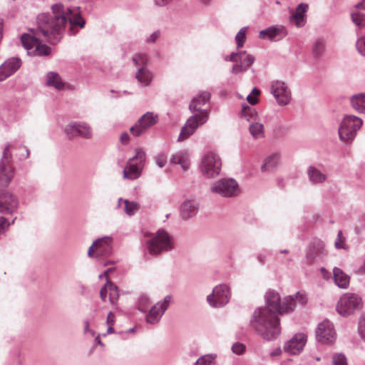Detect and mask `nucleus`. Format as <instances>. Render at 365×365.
Here are the masks:
<instances>
[{
    "label": "nucleus",
    "instance_id": "nucleus-62",
    "mask_svg": "<svg viewBox=\"0 0 365 365\" xmlns=\"http://www.w3.org/2000/svg\"><path fill=\"white\" fill-rule=\"evenodd\" d=\"M91 332L92 335H94V332L89 329V322L86 321L84 323V333Z\"/></svg>",
    "mask_w": 365,
    "mask_h": 365
},
{
    "label": "nucleus",
    "instance_id": "nucleus-23",
    "mask_svg": "<svg viewBox=\"0 0 365 365\" xmlns=\"http://www.w3.org/2000/svg\"><path fill=\"white\" fill-rule=\"evenodd\" d=\"M287 34V31L284 26H272L262 30L259 34V38L262 39L268 38L272 41H279L285 37Z\"/></svg>",
    "mask_w": 365,
    "mask_h": 365
},
{
    "label": "nucleus",
    "instance_id": "nucleus-48",
    "mask_svg": "<svg viewBox=\"0 0 365 365\" xmlns=\"http://www.w3.org/2000/svg\"><path fill=\"white\" fill-rule=\"evenodd\" d=\"M245 346L241 343H235L232 346V350L234 353L240 354L244 352Z\"/></svg>",
    "mask_w": 365,
    "mask_h": 365
},
{
    "label": "nucleus",
    "instance_id": "nucleus-1",
    "mask_svg": "<svg viewBox=\"0 0 365 365\" xmlns=\"http://www.w3.org/2000/svg\"><path fill=\"white\" fill-rule=\"evenodd\" d=\"M52 13H42L36 19L37 29H31L29 34L21 36V41L29 54L34 56H46L50 53V47L42 43L41 36L46 38L51 44H56L63 37L65 27L68 24V34L71 36L78 32L76 26L83 28L85 21L78 11L68 8L64 9L61 3L53 4ZM79 7L77 8V10Z\"/></svg>",
    "mask_w": 365,
    "mask_h": 365
},
{
    "label": "nucleus",
    "instance_id": "nucleus-63",
    "mask_svg": "<svg viewBox=\"0 0 365 365\" xmlns=\"http://www.w3.org/2000/svg\"><path fill=\"white\" fill-rule=\"evenodd\" d=\"M356 8L361 9L365 10V0H362L361 2L356 5Z\"/></svg>",
    "mask_w": 365,
    "mask_h": 365
},
{
    "label": "nucleus",
    "instance_id": "nucleus-30",
    "mask_svg": "<svg viewBox=\"0 0 365 365\" xmlns=\"http://www.w3.org/2000/svg\"><path fill=\"white\" fill-rule=\"evenodd\" d=\"M46 85L53 86L57 90H63L65 86V83L62 81L58 73L53 71L47 73Z\"/></svg>",
    "mask_w": 365,
    "mask_h": 365
},
{
    "label": "nucleus",
    "instance_id": "nucleus-7",
    "mask_svg": "<svg viewBox=\"0 0 365 365\" xmlns=\"http://www.w3.org/2000/svg\"><path fill=\"white\" fill-rule=\"evenodd\" d=\"M222 162L220 157L212 153L209 152L205 154L200 165V170L202 175L207 178H214L220 173Z\"/></svg>",
    "mask_w": 365,
    "mask_h": 365
},
{
    "label": "nucleus",
    "instance_id": "nucleus-32",
    "mask_svg": "<svg viewBox=\"0 0 365 365\" xmlns=\"http://www.w3.org/2000/svg\"><path fill=\"white\" fill-rule=\"evenodd\" d=\"M307 175L312 184L322 183L327 180V175L314 166H309Z\"/></svg>",
    "mask_w": 365,
    "mask_h": 365
},
{
    "label": "nucleus",
    "instance_id": "nucleus-2",
    "mask_svg": "<svg viewBox=\"0 0 365 365\" xmlns=\"http://www.w3.org/2000/svg\"><path fill=\"white\" fill-rule=\"evenodd\" d=\"M307 300L304 292H297L294 295H289L281 302L279 294L274 290H269L265 294L266 306L257 309L251 319L252 327L264 339L272 340L281 333L278 314H289L294 311L297 303L305 304Z\"/></svg>",
    "mask_w": 365,
    "mask_h": 365
},
{
    "label": "nucleus",
    "instance_id": "nucleus-24",
    "mask_svg": "<svg viewBox=\"0 0 365 365\" xmlns=\"http://www.w3.org/2000/svg\"><path fill=\"white\" fill-rule=\"evenodd\" d=\"M327 255V251L325 250L324 244L322 241H318L314 245L312 250L307 254V259L310 263L316 261H322Z\"/></svg>",
    "mask_w": 365,
    "mask_h": 365
},
{
    "label": "nucleus",
    "instance_id": "nucleus-53",
    "mask_svg": "<svg viewBox=\"0 0 365 365\" xmlns=\"http://www.w3.org/2000/svg\"><path fill=\"white\" fill-rule=\"evenodd\" d=\"M115 323V315L110 312L107 316L106 324L110 326H113Z\"/></svg>",
    "mask_w": 365,
    "mask_h": 365
},
{
    "label": "nucleus",
    "instance_id": "nucleus-21",
    "mask_svg": "<svg viewBox=\"0 0 365 365\" xmlns=\"http://www.w3.org/2000/svg\"><path fill=\"white\" fill-rule=\"evenodd\" d=\"M113 239L111 237L106 236L97 239L93 242L96 247V257H108L112 254Z\"/></svg>",
    "mask_w": 365,
    "mask_h": 365
},
{
    "label": "nucleus",
    "instance_id": "nucleus-51",
    "mask_svg": "<svg viewBox=\"0 0 365 365\" xmlns=\"http://www.w3.org/2000/svg\"><path fill=\"white\" fill-rule=\"evenodd\" d=\"M7 225V220L4 217H0V227H1V233L4 232L6 230Z\"/></svg>",
    "mask_w": 365,
    "mask_h": 365
},
{
    "label": "nucleus",
    "instance_id": "nucleus-40",
    "mask_svg": "<svg viewBox=\"0 0 365 365\" xmlns=\"http://www.w3.org/2000/svg\"><path fill=\"white\" fill-rule=\"evenodd\" d=\"M216 358L215 354H210L200 356L194 365H212Z\"/></svg>",
    "mask_w": 365,
    "mask_h": 365
},
{
    "label": "nucleus",
    "instance_id": "nucleus-50",
    "mask_svg": "<svg viewBox=\"0 0 365 365\" xmlns=\"http://www.w3.org/2000/svg\"><path fill=\"white\" fill-rule=\"evenodd\" d=\"M160 36V31H154L152 34H150L147 38H146V42L148 43H154L156 41V40L159 38Z\"/></svg>",
    "mask_w": 365,
    "mask_h": 365
},
{
    "label": "nucleus",
    "instance_id": "nucleus-34",
    "mask_svg": "<svg viewBox=\"0 0 365 365\" xmlns=\"http://www.w3.org/2000/svg\"><path fill=\"white\" fill-rule=\"evenodd\" d=\"M132 61L138 68L148 67L150 58L145 53H138L132 57Z\"/></svg>",
    "mask_w": 365,
    "mask_h": 365
},
{
    "label": "nucleus",
    "instance_id": "nucleus-43",
    "mask_svg": "<svg viewBox=\"0 0 365 365\" xmlns=\"http://www.w3.org/2000/svg\"><path fill=\"white\" fill-rule=\"evenodd\" d=\"M154 160L155 164L159 168H162L167 163V155L163 153H158L154 157Z\"/></svg>",
    "mask_w": 365,
    "mask_h": 365
},
{
    "label": "nucleus",
    "instance_id": "nucleus-39",
    "mask_svg": "<svg viewBox=\"0 0 365 365\" xmlns=\"http://www.w3.org/2000/svg\"><path fill=\"white\" fill-rule=\"evenodd\" d=\"M242 114L247 118V120L250 122L255 121L257 115L256 110L249 106H242Z\"/></svg>",
    "mask_w": 365,
    "mask_h": 365
},
{
    "label": "nucleus",
    "instance_id": "nucleus-5",
    "mask_svg": "<svg viewBox=\"0 0 365 365\" xmlns=\"http://www.w3.org/2000/svg\"><path fill=\"white\" fill-rule=\"evenodd\" d=\"M135 152V155L128 159L123 169V176L124 179L133 180L141 175L142 170L145 165L146 154L140 148H137Z\"/></svg>",
    "mask_w": 365,
    "mask_h": 365
},
{
    "label": "nucleus",
    "instance_id": "nucleus-47",
    "mask_svg": "<svg viewBox=\"0 0 365 365\" xmlns=\"http://www.w3.org/2000/svg\"><path fill=\"white\" fill-rule=\"evenodd\" d=\"M358 331L361 339L365 341V317L359 322Z\"/></svg>",
    "mask_w": 365,
    "mask_h": 365
},
{
    "label": "nucleus",
    "instance_id": "nucleus-11",
    "mask_svg": "<svg viewBox=\"0 0 365 365\" xmlns=\"http://www.w3.org/2000/svg\"><path fill=\"white\" fill-rule=\"evenodd\" d=\"M210 99V93L207 91H203L195 97L189 105L190 110L200 116V123H205L210 115L208 108H202Z\"/></svg>",
    "mask_w": 365,
    "mask_h": 365
},
{
    "label": "nucleus",
    "instance_id": "nucleus-9",
    "mask_svg": "<svg viewBox=\"0 0 365 365\" xmlns=\"http://www.w3.org/2000/svg\"><path fill=\"white\" fill-rule=\"evenodd\" d=\"M11 145L8 144L4 149L1 159L0 160V186L7 187L11 182L14 173L10 163L12 155L10 151Z\"/></svg>",
    "mask_w": 365,
    "mask_h": 365
},
{
    "label": "nucleus",
    "instance_id": "nucleus-10",
    "mask_svg": "<svg viewBox=\"0 0 365 365\" xmlns=\"http://www.w3.org/2000/svg\"><path fill=\"white\" fill-rule=\"evenodd\" d=\"M210 191L225 197H231L240 193L237 181L232 178H222L211 186Z\"/></svg>",
    "mask_w": 365,
    "mask_h": 365
},
{
    "label": "nucleus",
    "instance_id": "nucleus-61",
    "mask_svg": "<svg viewBox=\"0 0 365 365\" xmlns=\"http://www.w3.org/2000/svg\"><path fill=\"white\" fill-rule=\"evenodd\" d=\"M257 260L258 262L262 264H264L265 263V261H266V257L265 255H262V254H259L257 257Z\"/></svg>",
    "mask_w": 365,
    "mask_h": 365
},
{
    "label": "nucleus",
    "instance_id": "nucleus-59",
    "mask_svg": "<svg viewBox=\"0 0 365 365\" xmlns=\"http://www.w3.org/2000/svg\"><path fill=\"white\" fill-rule=\"evenodd\" d=\"M88 256L89 257H93L96 256V247L95 246H93V244L91 246L88 248Z\"/></svg>",
    "mask_w": 365,
    "mask_h": 365
},
{
    "label": "nucleus",
    "instance_id": "nucleus-28",
    "mask_svg": "<svg viewBox=\"0 0 365 365\" xmlns=\"http://www.w3.org/2000/svg\"><path fill=\"white\" fill-rule=\"evenodd\" d=\"M333 274L334 281L339 288L346 289L348 287L350 281V277L348 274L339 267L333 269Z\"/></svg>",
    "mask_w": 365,
    "mask_h": 365
},
{
    "label": "nucleus",
    "instance_id": "nucleus-54",
    "mask_svg": "<svg viewBox=\"0 0 365 365\" xmlns=\"http://www.w3.org/2000/svg\"><path fill=\"white\" fill-rule=\"evenodd\" d=\"M108 294V293L106 284H105L103 286V287H102V289L100 291V297H101V299H102V301H103V302L106 301V297H107Z\"/></svg>",
    "mask_w": 365,
    "mask_h": 365
},
{
    "label": "nucleus",
    "instance_id": "nucleus-27",
    "mask_svg": "<svg viewBox=\"0 0 365 365\" xmlns=\"http://www.w3.org/2000/svg\"><path fill=\"white\" fill-rule=\"evenodd\" d=\"M170 163L180 165L184 171L187 170L190 165L187 153L186 151H178L173 154L170 158Z\"/></svg>",
    "mask_w": 365,
    "mask_h": 365
},
{
    "label": "nucleus",
    "instance_id": "nucleus-12",
    "mask_svg": "<svg viewBox=\"0 0 365 365\" xmlns=\"http://www.w3.org/2000/svg\"><path fill=\"white\" fill-rule=\"evenodd\" d=\"M159 120L158 114L147 112L143 115L134 125L130 127V132L135 137L145 133L150 128L157 124Z\"/></svg>",
    "mask_w": 365,
    "mask_h": 365
},
{
    "label": "nucleus",
    "instance_id": "nucleus-19",
    "mask_svg": "<svg viewBox=\"0 0 365 365\" xmlns=\"http://www.w3.org/2000/svg\"><path fill=\"white\" fill-rule=\"evenodd\" d=\"M307 342V336L304 334H296L292 339L287 341L284 345V351L289 354L300 353Z\"/></svg>",
    "mask_w": 365,
    "mask_h": 365
},
{
    "label": "nucleus",
    "instance_id": "nucleus-37",
    "mask_svg": "<svg viewBox=\"0 0 365 365\" xmlns=\"http://www.w3.org/2000/svg\"><path fill=\"white\" fill-rule=\"evenodd\" d=\"M326 48L325 41L322 39L316 40L312 46V54L315 58H319L324 53Z\"/></svg>",
    "mask_w": 365,
    "mask_h": 365
},
{
    "label": "nucleus",
    "instance_id": "nucleus-42",
    "mask_svg": "<svg viewBox=\"0 0 365 365\" xmlns=\"http://www.w3.org/2000/svg\"><path fill=\"white\" fill-rule=\"evenodd\" d=\"M246 34V28H242L235 36V41L237 43V48L242 47Z\"/></svg>",
    "mask_w": 365,
    "mask_h": 365
},
{
    "label": "nucleus",
    "instance_id": "nucleus-17",
    "mask_svg": "<svg viewBox=\"0 0 365 365\" xmlns=\"http://www.w3.org/2000/svg\"><path fill=\"white\" fill-rule=\"evenodd\" d=\"M19 206L17 197L6 190L0 189V212L9 215L14 213Z\"/></svg>",
    "mask_w": 365,
    "mask_h": 365
},
{
    "label": "nucleus",
    "instance_id": "nucleus-29",
    "mask_svg": "<svg viewBox=\"0 0 365 365\" xmlns=\"http://www.w3.org/2000/svg\"><path fill=\"white\" fill-rule=\"evenodd\" d=\"M279 160V155L274 153L267 156L261 166V170L265 173L273 171L277 166Z\"/></svg>",
    "mask_w": 365,
    "mask_h": 365
},
{
    "label": "nucleus",
    "instance_id": "nucleus-56",
    "mask_svg": "<svg viewBox=\"0 0 365 365\" xmlns=\"http://www.w3.org/2000/svg\"><path fill=\"white\" fill-rule=\"evenodd\" d=\"M173 0H154V2L158 6H165L170 4Z\"/></svg>",
    "mask_w": 365,
    "mask_h": 365
},
{
    "label": "nucleus",
    "instance_id": "nucleus-52",
    "mask_svg": "<svg viewBox=\"0 0 365 365\" xmlns=\"http://www.w3.org/2000/svg\"><path fill=\"white\" fill-rule=\"evenodd\" d=\"M355 273L357 274H365V259L361 263L359 267L355 270Z\"/></svg>",
    "mask_w": 365,
    "mask_h": 365
},
{
    "label": "nucleus",
    "instance_id": "nucleus-22",
    "mask_svg": "<svg viewBox=\"0 0 365 365\" xmlns=\"http://www.w3.org/2000/svg\"><path fill=\"white\" fill-rule=\"evenodd\" d=\"M203 124L200 123V116L194 113L187 120L185 125L182 128L178 141H183L189 138L195 133L200 125Z\"/></svg>",
    "mask_w": 365,
    "mask_h": 365
},
{
    "label": "nucleus",
    "instance_id": "nucleus-58",
    "mask_svg": "<svg viewBox=\"0 0 365 365\" xmlns=\"http://www.w3.org/2000/svg\"><path fill=\"white\" fill-rule=\"evenodd\" d=\"M282 349L279 346H278L270 352V356H278L282 354Z\"/></svg>",
    "mask_w": 365,
    "mask_h": 365
},
{
    "label": "nucleus",
    "instance_id": "nucleus-35",
    "mask_svg": "<svg viewBox=\"0 0 365 365\" xmlns=\"http://www.w3.org/2000/svg\"><path fill=\"white\" fill-rule=\"evenodd\" d=\"M249 130L255 139H260L264 136V125L259 122H251L249 126Z\"/></svg>",
    "mask_w": 365,
    "mask_h": 365
},
{
    "label": "nucleus",
    "instance_id": "nucleus-13",
    "mask_svg": "<svg viewBox=\"0 0 365 365\" xmlns=\"http://www.w3.org/2000/svg\"><path fill=\"white\" fill-rule=\"evenodd\" d=\"M230 291L225 284H219L216 286L212 293L207 297V301L209 304L213 307H220L225 305L230 300Z\"/></svg>",
    "mask_w": 365,
    "mask_h": 365
},
{
    "label": "nucleus",
    "instance_id": "nucleus-15",
    "mask_svg": "<svg viewBox=\"0 0 365 365\" xmlns=\"http://www.w3.org/2000/svg\"><path fill=\"white\" fill-rule=\"evenodd\" d=\"M270 92L279 106H287L291 100V91L287 84L282 81H274L271 83Z\"/></svg>",
    "mask_w": 365,
    "mask_h": 365
},
{
    "label": "nucleus",
    "instance_id": "nucleus-14",
    "mask_svg": "<svg viewBox=\"0 0 365 365\" xmlns=\"http://www.w3.org/2000/svg\"><path fill=\"white\" fill-rule=\"evenodd\" d=\"M171 299V295H167L162 301H160L154 304L145 317L146 322L150 324H158L163 314L169 307Z\"/></svg>",
    "mask_w": 365,
    "mask_h": 365
},
{
    "label": "nucleus",
    "instance_id": "nucleus-44",
    "mask_svg": "<svg viewBox=\"0 0 365 365\" xmlns=\"http://www.w3.org/2000/svg\"><path fill=\"white\" fill-rule=\"evenodd\" d=\"M364 14L360 12L352 13L351 14V19L353 22L358 26H362L363 21L364 20Z\"/></svg>",
    "mask_w": 365,
    "mask_h": 365
},
{
    "label": "nucleus",
    "instance_id": "nucleus-3",
    "mask_svg": "<svg viewBox=\"0 0 365 365\" xmlns=\"http://www.w3.org/2000/svg\"><path fill=\"white\" fill-rule=\"evenodd\" d=\"M145 248L148 254L157 257L163 252L173 250L174 240L168 232L160 229L150 240L145 242Z\"/></svg>",
    "mask_w": 365,
    "mask_h": 365
},
{
    "label": "nucleus",
    "instance_id": "nucleus-64",
    "mask_svg": "<svg viewBox=\"0 0 365 365\" xmlns=\"http://www.w3.org/2000/svg\"><path fill=\"white\" fill-rule=\"evenodd\" d=\"M260 91L259 89H257V88H254L252 91V93H253L256 97L257 96H258L259 94Z\"/></svg>",
    "mask_w": 365,
    "mask_h": 365
},
{
    "label": "nucleus",
    "instance_id": "nucleus-49",
    "mask_svg": "<svg viewBox=\"0 0 365 365\" xmlns=\"http://www.w3.org/2000/svg\"><path fill=\"white\" fill-rule=\"evenodd\" d=\"M139 300H140V306H142V305L147 306V305H149L150 303L149 298L146 296H141L140 297ZM138 309L142 312H145V309H142L140 307H139Z\"/></svg>",
    "mask_w": 365,
    "mask_h": 365
},
{
    "label": "nucleus",
    "instance_id": "nucleus-33",
    "mask_svg": "<svg viewBox=\"0 0 365 365\" xmlns=\"http://www.w3.org/2000/svg\"><path fill=\"white\" fill-rule=\"evenodd\" d=\"M352 108L359 113H365V93L352 96L350 98Z\"/></svg>",
    "mask_w": 365,
    "mask_h": 365
},
{
    "label": "nucleus",
    "instance_id": "nucleus-57",
    "mask_svg": "<svg viewBox=\"0 0 365 365\" xmlns=\"http://www.w3.org/2000/svg\"><path fill=\"white\" fill-rule=\"evenodd\" d=\"M247 100L251 105H255L258 102L257 98L255 96H252V93L247 96Z\"/></svg>",
    "mask_w": 365,
    "mask_h": 365
},
{
    "label": "nucleus",
    "instance_id": "nucleus-26",
    "mask_svg": "<svg viewBox=\"0 0 365 365\" xmlns=\"http://www.w3.org/2000/svg\"><path fill=\"white\" fill-rule=\"evenodd\" d=\"M308 5L304 3L299 4L294 13L290 16V20L294 21L297 27H302L306 23V12Z\"/></svg>",
    "mask_w": 365,
    "mask_h": 365
},
{
    "label": "nucleus",
    "instance_id": "nucleus-55",
    "mask_svg": "<svg viewBox=\"0 0 365 365\" xmlns=\"http://www.w3.org/2000/svg\"><path fill=\"white\" fill-rule=\"evenodd\" d=\"M120 140L122 144H128L130 140L129 135L125 132L121 133L120 136Z\"/></svg>",
    "mask_w": 365,
    "mask_h": 365
},
{
    "label": "nucleus",
    "instance_id": "nucleus-6",
    "mask_svg": "<svg viewBox=\"0 0 365 365\" xmlns=\"http://www.w3.org/2000/svg\"><path fill=\"white\" fill-rule=\"evenodd\" d=\"M363 302L361 297L354 293H345L339 298L336 304L337 312L344 317L353 314L362 308Z\"/></svg>",
    "mask_w": 365,
    "mask_h": 365
},
{
    "label": "nucleus",
    "instance_id": "nucleus-45",
    "mask_svg": "<svg viewBox=\"0 0 365 365\" xmlns=\"http://www.w3.org/2000/svg\"><path fill=\"white\" fill-rule=\"evenodd\" d=\"M332 365H347L345 356L341 354H334L333 356Z\"/></svg>",
    "mask_w": 365,
    "mask_h": 365
},
{
    "label": "nucleus",
    "instance_id": "nucleus-60",
    "mask_svg": "<svg viewBox=\"0 0 365 365\" xmlns=\"http://www.w3.org/2000/svg\"><path fill=\"white\" fill-rule=\"evenodd\" d=\"M114 269H115L114 268H108V269H106L103 273H102V274H101L99 275V278H100V279H102V278H103V277L107 278V277H108V274H109L111 272H113Z\"/></svg>",
    "mask_w": 365,
    "mask_h": 365
},
{
    "label": "nucleus",
    "instance_id": "nucleus-20",
    "mask_svg": "<svg viewBox=\"0 0 365 365\" xmlns=\"http://www.w3.org/2000/svg\"><path fill=\"white\" fill-rule=\"evenodd\" d=\"M21 65V61L18 57H11L6 60L0 66V81H3L13 75Z\"/></svg>",
    "mask_w": 365,
    "mask_h": 365
},
{
    "label": "nucleus",
    "instance_id": "nucleus-25",
    "mask_svg": "<svg viewBox=\"0 0 365 365\" xmlns=\"http://www.w3.org/2000/svg\"><path fill=\"white\" fill-rule=\"evenodd\" d=\"M199 208L198 203L192 200H185L180 207V215L182 219L188 220L195 216Z\"/></svg>",
    "mask_w": 365,
    "mask_h": 365
},
{
    "label": "nucleus",
    "instance_id": "nucleus-46",
    "mask_svg": "<svg viewBox=\"0 0 365 365\" xmlns=\"http://www.w3.org/2000/svg\"><path fill=\"white\" fill-rule=\"evenodd\" d=\"M356 46L359 53L365 56V36L357 40Z\"/></svg>",
    "mask_w": 365,
    "mask_h": 365
},
{
    "label": "nucleus",
    "instance_id": "nucleus-8",
    "mask_svg": "<svg viewBox=\"0 0 365 365\" xmlns=\"http://www.w3.org/2000/svg\"><path fill=\"white\" fill-rule=\"evenodd\" d=\"M224 59L226 61L235 63L231 71L233 74L246 72L255 62V57L245 51L232 52Z\"/></svg>",
    "mask_w": 365,
    "mask_h": 365
},
{
    "label": "nucleus",
    "instance_id": "nucleus-4",
    "mask_svg": "<svg viewBox=\"0 0 365 365\" xmlns=\"http://www.w3.org/2000/svg\"><path fill=\"white\" fill-rule=\"evenodd\" d=\"M363 124L362 120L354 115H345L339 127V139L344 143H351Z\"/></svg>",
    "mask_w": 365,
    "mask_h": 365
},
{
    "label": "nucleus",
    "instance_id": "nucleus-31",
    "mask_svg": "<svg viewBox=\"0 0 365 365\" xmlns=\"http://www.w3.org/2000/svg\"><path fill=\"white\" fill-rule=\"evenodd\" d=\"M153 73L149 70L148 67L137 68L135 78L139 83L148 86L153 81Z\"/></svg>",
    "mask_w": 365,
    "mask_h": 365
},
{
    "label": "nucleus",
    "instance_id": "nucleus-18",
    "mask_svg": "<svg viewBox=\"0 0 365 365\" xmlns=\"http://www.w3.org/2000/svg\"><path fill=\"white\" fill-rule=\"evenodd\" d=\"M316 336L318 341L322 344L331 343L335 339V331L331 322L324 320L318 324Z\"/></svg>",
    "mask_w": 365,
    "mask_h": 365
},
{
    "label": "nucleus",
    "instance_id": "nucleus-41",
    "mask_svg": "<svg viewBox=\"0 0 365 365\" xmlns=\"http://www.w3.org/2000/svg\"><path fill=\"white\" fill-rule=\"evenodd\" d=\"M345 237L343 236V233L341 230H339L337 234L336 239L334 242V247L336 249H344L346 250L347 247L345 244Z\"/></svg>",
    "mask_w": 365,
    "mask_h": 365
},
{
    "label": "nucleus",
    "instance_id": "nucleus-38",
    "mask_svg": "<svg viewBox=\"0 0 365 365\" xmlns=\"http://www.w3.org/2000/svg\"><path fill=\"white\" fill-rule=\"evenodd\" d=\"M123 202L125 204L124 212L129 216L133 215L139 210V205L135 201L125 200Z\"/></svg>",
    "mask_w": 365,
    "mask_h": 365
},
{
    "label": "nucleus",
    "instance_id": "nucleus-36",
    "mask_svg": "<svg viewBox=\"0 0 365 365\" xmlns=\"http://www.w3.org/2000/svg\"><path fill=\"white\" fill-rule=\"evenodd\" d=\"M106 284L108 293L109 302L112 304H115L119 297L118 287L109 280H107Z\"/></svg>",
    "mask_w": 365,
    "mask_h": 365
},
{
    "label": "nucleus",
    "instance_id": "nucleus-16",
    "mask_svg": "<svg viewBox=\"0 0 365 365\" xmlns=\"http://www.w3.org/2000/svg\"><path fill=\"white\" fill-rule=\"evenodd\" d=\"M64 131L69 137L79 136L85 139H91L93 136V130L86 122L71 123L65 127Z\"/></svg>",
    "mask_w": 365,
    "mask_h": 365
}]
</instances>
